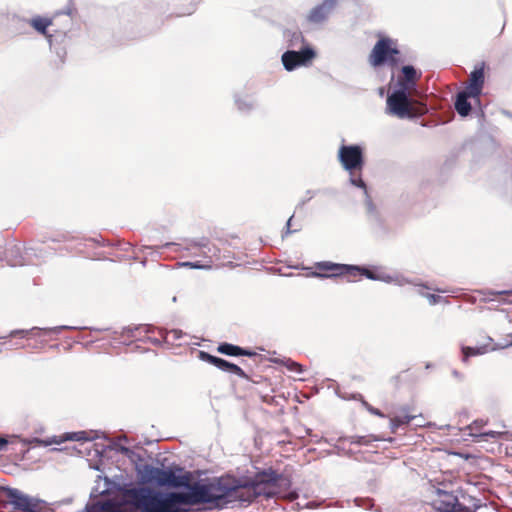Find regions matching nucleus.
<instances>
[{
  "label": "nucleus",
  "instance_id": "nucleus-20",
  "mask_svg": "<svg viewBox=\"0 0 512 512\" xmlns=\"http://www.w3.org/2000/svg\"><path fill=\"white\" fill-rule=\"evenodd\" d=\"M161 336L163 338V341L170 346H179L181 345L177 341L180 340L184 333L181 330L173 329L170 331H165L164 333H161Z\"/></svg>",
  "mask_w": 512,
  "mask_h": 512
},
{
  "label": "nucleus",
  "instance_id": "nucleus-25",
  "mask_svg": "<svg viewBox=\"0 0 512 512\" xmlns=\"http://www.w3.org/2000/svg\"><path fill=\"white\" fill-rule=\"evenodd\" d=\"M351 183L359 188L366 189L365 182L362 180L360 176L358 177H351Z\"/></svg>",
  "mask_w": 512,
  "mask_h": 512
},
{
  "label": "nucleus",
  "instance_id": "nucleus-16",
  "mask_svg": "<svg viewBox=\"0 0 512 512\" xmlns=\"http://www.w3.org/2000/svg\"><path fill=\"white\" fill-rule=\"evenodd\" d=\"M403 77L399 80L402 89L410 90L416 85L417 80L421 77L413 66L407 65L402 68Z\"/></svg>",
  "mask_w": 512,
  "mask_h": 512
},
{
  "label": "nucleus",
  "instance_id": "nucleus-4",
  "mask_svg": "<svg viewBox=\"0 0 512 512\" xmlns=\"http://www.w3.org/2000/svg\"><path fill=\"white\" fill-rule=\"evenodd\" d=\"M145 474L148 481H154L159 486H169L174 488H187L191 484L190 474L176 475L171 469H161L153 466L145 467Z\"/></svg>",
  "mask_w": 512,
  "mask_h": 512
},
{
  "label": "nucleus",
  "instance_id": "nucleus-18",
  "mask_svg": "<svg viewBox=\"0 0 512 512\" xmlns=\"http://www.w3.org/2000/svg\"><path fill=\"white\" fill-rule=\"evenodd\" d=\"M89 439L90 438L87 437V433L85 431H80V432L67 433L64 436H61L60 439L54 438L51 441H41V440L35 439V441L38 442V443H42L45 446H48V445L53 444V443L59 444V443H62L64 441H67V440H71V441H87Z\"/></svg>",
  "mask_w": 512,
  "mask_h": 512
},
{
  "label": "nucleus",
  "instance_id": "nucleus-5",
  "mask_svg": "<svg viewBox=\"0 0 512 512\" xmlns=\"http://www.w3.org/2000/svg\"><path fill=\"white\" fill-rule=\"evenodd\" d=\"M398 54L399 50L395 42L391 38L382 37L376 42L369 54V63L373 67H378L385 63L395 64Z\"/></svg>",
  "mask_w": 512,
  "mask_h": 512
},
{
  "label": "nucleus",
  "instance_id": "nucleus-27",
  "mask_svg": "<svg viewBox=\"0 0 512 512\" xmlns=\"http://www.w3.org/2000/svg\"><path fill=\"white\" fill-rule=\"evenodd\" d=\"M7 444H8L7 439L1 437L0 438V449H3Z\"/></svg>",
  "mask_w": 512,
  "mask_h": 512
},
{
  "label": "nucleus",
  "instance_id": "nucleus-21",
  "mask_svg": "<svg viewBox=\"0 0 512 512\" xmlns=\"http://www.w3.org/2000/svg\"><path fill=\"white\" fill-rule=\"evenodd\" d=\"M488 351L486 346L481 347H464L462 349L464 360L466 361L471 356L482 355Z\"/></svg>",
  "mask_w": 512,
  "mask_h": 512
},
{
  "label": "nucleus",
  "instance_id": "nucleus-8",
  "mask_svg": "<svg viewBox=\"0 0 512 512\" xmlns=\"http://www.w3.org/2000/svg\"><path fill=\"white\" fill-rule=\"evenodd\" d=\"M315 57V52L310 47H305L300 51L288 50L282 55V63L287 71L307 65Z\"/></svg>",
  "mask_w": 512,
  "mask_h": 512
},
{
  "label": "nucleus",
  "instance_id": "nucleus-17",
  "mask_svg": "<svg viewBox=\"0 0 512 512\" xmlns=\"http://www.w3.org/2000/svg\"><path fill=\"white\" fill-rule=\"evenodd\" d=\"M468 98H473V96L465 90L457 94L455 109L461 116H467L471 111V104L468 101Z\"/></svg>",
  "mask_w": 512,
  "mask_h": 512
},
{
  "label": "nucleus",
  "instance_id": "nucleus-10",
  "mask_svg": "<svg viewBox=\"0 0 512 512\" xmlns=\"http://www.w3.org/2000/svg\"><path fill=\"white\" fill-rule=\"evenodd\" d=\"M199 358L202 361L208 362L209 364L217 367L218 369L237 375L240 378L249 380V376L246 372L238 365L231 363L225 359L213 356L205 351H199Z\"/></svg>",
  "mask_w": 512,
  "mask_h": 512
},
{
  "label": "nucleus",
  "instance_id": "nucleus-13",
  "mask_svg": "<svg viewBox=\"0 0 512 512\" xmlns=\"http://www.w3.org/2000/svg\"><path fill=\"white\" fill-rule=\"evenodd\" d=\"M484 79V63H482L480 67L475 68V70L471 72L469 84L465 88V91L469 92L473 98H478L484 86Z\"/></svg>",
  "mask_w": 512,
  "mask_h": 512
},
{
  "label": "nucleus",
  "instance_id": "nucleus-29",
  "mask_svg": "<svg viewBox=\"0 0 512 512\" xmlns=\"http://www.w3.org/2000/svg\"><path fill=\"white\" fill-rule=\"evenodd\" d=\"M18 333H19V334H22V335H23V337H25V336L29 335V332H23V331H20V332H18Z\"/></svg>",
  "mask_w": 512,
  "mask_h": 512
},
{
  "label": "nucleus",
  "instance_id": "nucleus-7",
  "mask_svg": "<svg viewBox=\"0 0 512 512\" xmlns=\"http://www.w3.org/2000/svg\"><path fill=\"white\" fill-rule=\"evenodd\" d=\"M8 502L13 506L14 509L23 512H41L42 502L38 499L32 498L26 494H23L18 489H7L6 493Z\"/></svg>",
  "mask_w": 512,
  "mask_h": 512
},
{
  "label": "nucleus",
  "instance_id": "nucleus-28",
  "mask_svg": "<svg viewBox=\"0 0 512 512\" xmlns=\"http://www.w3.org/2000/svg\"><path fill=\"white\" fill-rule=\"evenodd\" d=\"M483 435L484 436H490V437L494 438V437H496L498 435V433L495 432V431H489V432L484 433Z\"/></svg>",
  "mask_w": 512,
  "mask_h": 512
},
{
  "label": "nucleus",
  "instance_id": "nucleus-12",
  "mask_svg": "<svg viewBox=\"0 0 512 512\" xmlns=\"http://www.w3.org/2000/svg\"><path fill=\"white\" fill-rule=\"evenodd\" d=\"M337 0H324L320 5L314 7L307 16L310 23L320 24L324 22L333 10Z\"/></svg>",
  "mask_w": 512,
  "mask_h": 512
},
{
  "label": "nucleus",
  "instance_id": "nucleus-24",
  "mask_svg": "<svg viewBox=\"0 0 512 512\" xmlns=\"http://www.w3.org/2000/svg\"><path fill=\"white\" fill-rule=\"evenodd\" d=\"M363 405L365 406L367 411L370 412L371 414H373L375 416H378V417H381V418L385 417V415L382 413V411H380L378 408L373 407L368 402H366V401L363 402Z\"/></svg>",
  "mask_w": 512,
  "mask_h": 512
},
{
  "label": "nucleus",
  "instance_id": "nucleus-30",
  "mask_svg": "<svg viewBox=\"0 0 512 512\" xmlns=\"http://www.w3.org/2000/svg\"><path fill=\"white\" fill-rule=\"evenodd\" d=\"M429 297L431 298V300H432L433 302H435V301H436V297H435V295H429Z\"/></svg>",
  "mask_w": 512,
  "mask_h": 512
},
{
  "label": "nucleus",
  "instance_id": "nucleus-9",
  "mask_svg": "<svg viewBox=\"0 0 512 512\" xmlns=\"http://www.w3.org/2000/svg\"><path fill=\"white\" fill-rule=\"evenodd\" d=\"M436 494L434 506L437 510L441 512H470L469 508L459 503L458 497L452 492L437 489Z\"/></svg>",
  "mask_w": 512,
  "mask_h": 512
},
{
  "label": "nucleus",
  "instance_id": "nucleus-23",
  "mask_svg": "<svg viewBox=\"0 0 512 512\" xmlns=\"http://www.w3.org/2000/svg\"><path fill=\"white\" fill-rule=\"evenodd\" d=\"M352 439H353L352 443H356V444H359V445H368V444H370L373 441H379L380 440V438H378L376 436H373V435H369V436H355Z\"/></svg>",
  "mask_w": 512,
  "mask_h": 512
},
{
  "label": "nucleus",
  "instance_id": "nucleus-2",
  "mask_svg": "<svg viewBox=\"0 0 512 512\" xmlns=\"http://www.w3.org/2000/svg\"><path fill=\"white\" fill-rule=\"evenodd\" d=\"M405 89L394 91L387 98L389 111L400 117H418L427 112V106L419 101L410 100Z\"/></svg>",
  "mask_w": 512,
  "mask_h": 512
},
{
  "label": "nucleus",
  "instance_id": "nucleus-15",
  "mask_svg": "<svg viewBox=\"0 0 512 512\" xmlns=\"http://www.w3.org/2000/svg\"><path fill=\"white\" fill-rule=\"evenodd\" d=\"M216 351L220 354H224V355H227V356H248V357H252V356H256L257 353L254 352V351H251V350H248V349H245V348H242L240 346H237V345H234V344H231V343H227V342H223V343H220L217 348H216Z\"/></svg>",
  "mask_w": 512,
  "mask_h": 512
},
{
  "label": "nucleus",
  "instance_id": "nucleus-1",
  "mask_svg": "<svg viewBox=\"0 0 512 512\" xmlns=\"http://www.w3.org/2000/svg\"><path fill=\"white\" fill-rule=\"evenodd\" d=\"M290 479L273 469L256 473L250 481L218 478L209 483L194 482L189 491L161 492L148 486L122 489L121 502L109 505L112 512H189L192 506L205 503H251L259 496L272 498L290 487Z\"/></svg>",
  "mask_w": 512,
  "mask_h": 512
},
{
  "label": "nucleus",
  "instance_id": "nucleus-14",
  "mask_svg": "<svg viewBox=\"0 0 512 512\" xmlns=\"http://www.w3.org/2000/svg\"><path fill=\"white\" fill-rule=\"evenodd\" d=\"M415 417L409 407H402L397 415L390 417L391 432L395 433L399 427L409 424Z\"/></svg>",
  "mask_w": 512,
  "mask_h": 512
},
{
  "label": "nucleus",
  "instance_id": "nucleus-26",
  "mask_svg": "<svg viewBox=\"0 0 512 512\" xmlns=\"http://www.w3.org/2000/svg\"><path fill=\"white\" fill-rule=\"evenodd\" d=\"M288 367H289L290 370H292L294 372H301L302 371L301 365L296 363V362H292Z\"/></svg>",
  "mask_w": 512,
  "mask_h": 512
},
{
  "label": "nucleus",
  "instance_id": "nucleus-19",
  "mask_svg": "<svg viewBox=\"0 0 512 512\" xmlns=\"http://www.w3.org/2000/svg\"><path fill=\"white\" fill-rule=\"evenodd\" d=\"M29 23L40 34L46 37H51V35L47 33V28L53 24V20L51 18L37 16L32 18Z\"/></svg>",
  "mask_w": 512,
  "mask_h": 512
},
{
  "label": "nucleus",
  "instance_id": "nucleus-11",
  "mask_svg": "<svg viewBox=\"0 0 512 512\" xmlns=\"http://www.w3.org/2000/svg\"><path fill=\"white\" fill-rule=\"evenodd\" d=\"M218 244L213 245V247H209L208 245H200L196 246L198 249L203 250V253H211V255L206 256L209 260L206 264H200L199 262L195 263H187V265H190L193 268L197 269H203V268H210L212 263V258L220 259V251L221 248H225V245L228 243L227 239L218 238L217 239Z\"/></svg>",
  "mask_w": 512,
  "mask_h": 512
},
{
  "label": "nucleus",
  "instance_id": "nucleus-3",
  "mask_svg": "<svg viewBox=\"0 0 512 512\" xmlns=\"http://www.w3.org/2000/svg\"><path fill=\"white\" fill-rule=\"evenodd\" d=\"M316 268L319 272H315L317 277L327 278H345L348 282H354L366 276L369 279H375L372 271L353 265L336 264L332 262L318 263Z\"/></svg>",
  "mask_w": 512,
  "mask_h": 512
},
{
  "label": "nucleus",
  "instance_id": "nucleus-22",
  "mask_svg": "<svg viewBox=\"0 0 512 512\" xmlns=\"http://www.w3.org/2000/svg\"><path fill=\"white\" fill-rule=\"evenodd\" d=\"M490 295L500 296V301L506 304H512V289L503 291H491Z\"/></svg>",
  "mask_w": 512,
  "mask_h": 512
},
{
  "label": "nucleus",
  "instance_id": "nucleus-6",
  "mask_svg": "<svg viewBox=\"0 0 512 512\" xmlns=\"http://www.w3.org/2000/svg\"><path fill=\"white\" fill-rule=\"evenodd\" d=\"M338 159L343 168L351 174L361 171L364 166L363 151L358 145H342L338 151Z\"/></svg>",
  "mask_w": 512,
  "mask_h": 512
}]
</instances>
